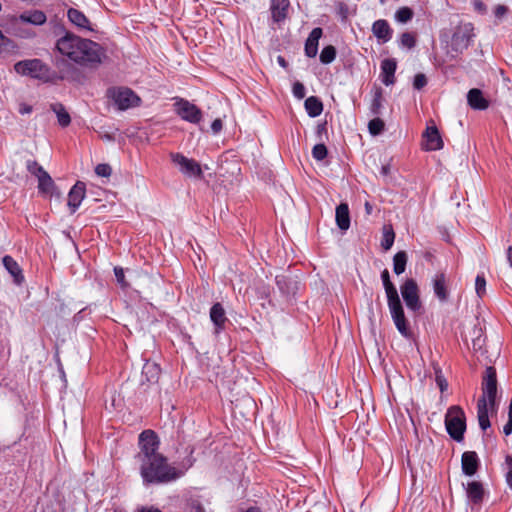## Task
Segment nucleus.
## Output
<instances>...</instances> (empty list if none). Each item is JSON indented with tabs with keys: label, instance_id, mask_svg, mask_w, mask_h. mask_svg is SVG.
<instances>
[{
	"label": "nucleus",
	"instance_id": "nucleus-53",
	"mask_svg": "<svg viewBox=\"0 0 512 512\" xmlns=\"http://www.w3.org/2000/svg\"><path fill=\"white\" fill-rule=\"evenodd\" d=\"M339 14L341 15V17L343 19H346L347 18V14H348V7L345 5V4H340L339 5Z\"/></svg>",
	"mask_w": 512,
	"mask_h": 512
},
{
	"label": "nucleus",
	"instance_id": "nucleus-31",
	"mask_svg": "<svg viewBox=\"0 0 512 512\" xmlns=\"http://www.w3.org/2000/svg\"><path fill=\"white\" fill-rule=\"evenodd\" d=\"M373 97L369 107L370 114L373 116H379L383 108V90L381 87H375L372 91Z\"/></svg>",
	"mask_w": 512,
	"mask_h": 512
},
{
	"label": "nucleus",
	"instance_id": "nucleus-25",
	"mask_svg": "<svg viewBox=\"0 0 512 512\" xmlns=\"http://www.w3.org/2000/svg\"><path fill=\"white\" fill-rule=\"evenodd\" d=\"M2 262L5 269L13 277L14 282L18 285L22 284V282L24 281L22 269L20 268L19 264L14 260V258L10 255H5L2 259Z\"/></svg>",
	"mask_w": 512,
	"mask_h": 512
},
{
	"label": "nucleus",
	"instance_id": "nucleus-2",
	"mask_svg": "<svg viewBox=\"0 0 512 512\" xmlns=\"http://www.w3.org/2000/svg\"><path fill=\"white\" fill-rule=\"evenodd\" d=\"M55 49L65 59L82 67L97 66L105 57L100 44L71 32H65L57 39Z\"/></svg>",
	"mask_w": 512,
	"mask_h": 512
},
{
	"label": "nucleus",
	"instance_id": "nucleus-47",
	"mask_svg": "<svg viewBox=\"0 0 512 512\" xmlns=\"http://www.w3.org/2000/svg\"><path fill=\"white\" fill-rule=\"evenodd\" d=\"M472 6L479 14H485L487 7L482 0H472Z\"/></svg>",
	"mask_w": 512,
	"mask_h": 512
},
{
	"label": "nucleus",
	"instance_id": "nucleus-30",
	"mask_svg": "<svg viewBox=\"0 0 512 512\" xmlns=\"http://www.w3.org/2000/svg\"><path fill=\"white\" fill-rule=\"evenodd\" d=\"M305 110L309 117H318L323 112V103L316 96H310L305 100Z\"/></svg>",
	"mask_w": 512,
	"mask_h": 512
},
{
	"label": "nucleus",
	"instance_id": "nucleus-13",
	"mask_svg": "<svg viewBox=\"0 0 512 512\" xmlns=\"http://www.w3.org/2000/svg\"><path fill=\"white\" fill-rule=\"evenodd\" d=\"M86 195V185L82 181H77L68 193V202L70 213L74 214L80 207Z\"/></svg>",
	"mask_w": 512,
	"mask_h": 512
},
{
	"label": "nucleus",
	"instance_id": "nucleus-23",
	"mask_svg": "<svg viewBox=\"0 0 512 512\" xmlns=\"http://www.w3.org/2000/svg\"><path fill=\"white\" fill-rule=\"evenodd\" d=\"M372 32L381 43H386L392 38L393 30L385 19L376 20L372 24Z\"/></svg>",
	"mask_w": 512,
	"mask_h": 512
},
{
	"label": "nucleus",
	"instance_id": "nucleus-12",
	"mask_svg": "<svg viewBox=\"0 0 512 512\" xmlns=\"http://www.w3.org/2000/svg\"><path fill=\"white\" fill-rule=\"evenodd\" d=\"M176 113L185 121L197 124L202 119L201 110L188 100L179 99L174 104Z\"/></svg>",
	"mask_w": 512,
	"mask_h": 512
},
{
	"label": "nucleus",
	"instance_id": "nucleus-14",
	"mask_svg": "<svg viewBox=\"0 0 512 512\" xmlns=\"http://www.w3.org/2000/svg\"><path fill=\"white\" fill-rule=\"evenodd\" d=\"M210 320L214 325V334L219 335L228 321L225 310L221 303L217 302L210 308Z\"/></svg>",
	"mask_w": 512,
	"mask_h": 512
},
{
	"label": "nucleus",
	"instance_id": "nucleus-35",
	"mask_svg": "<svg viewBox=\"0 0 512 512\" xmlns=\"http://www.w3.org/2000/svg\"><path fill=\"white\" fill-rule=\"evenodd\" d=\"M394 240H395V233H394L392 227L384 226L382 240H381L382 248L386 251L389 250L393 246Z\"/></svg>",
	"mask_w": 512,
	"mask_h": 512
},
{
	"label": "nucleus",
	"instance_id": "nucleus-49",
	"mask_svg": "<svg viewBox=\"0 0 512 512\" xmlns=\"http://www.w3.org/2000/svg\"><path fill=\"white\" fill-rule=\"evenodd\" d=\"M223 127V123L221 119H215L211 124V130L214 134H218Z\"/></svg>",
	"mask_w": 512,
	"mask_h": 512
},
{
	"label": "nucleus",
	"instance_id": "nucleus-22",
	"mask_svg": "<svg viewBox=\"0 0 512 512\" xmlns=\"http://www.w3.org/2000/svg\"><path fill=\"white\" fill-rule=\"evenodd\" d=\"M323 30L320 27L313 28L309 33L305 42V55L309 58H314L318 53L319 39L322 37Z\"/></svg>",
	"mask_w": 512,
	"mask_h": 512
},
{
	"label": "nucleus",
	"instance_id": "nucleus-56",
	"mask_svg": "<svg viewBox=\"0 0 512 512\" xmlns=\"http://www.w3.org/2000/svg\"><path fill=\"white\" fill-rule=\"evenodd\" d=\"M507 255V261L509 262V265L512 266V246H509L506 251Z\"/></svg>",
	"mask_w": 512,
	"mask_h": 512
},
{
	"label": "nucleus",
	"instance_id": "nucleus-19",
	"mask_svg": "<svg viewBox=\"0 0 512 512\" xmlns=\"http://www.w3.org/2000/svg\"><path fill=\"white\" fill-rule=\"evenodd\" d=\"M380 78L384 85L390 86L395 83V72L397 69V62L394 58H386L380 65Z\"/></svg>",
	"mask_w": 512,
	"mask_h": 512
},
{
	"label": "nucleus",
	"instance_id": "nucleus-27",
	"mask_svg": "<svg viewBox=\"0 0 512 512\" xmlns=\"http://www.w3.org/2000/svg\"><path fill=\"white\" fill-rule=\"evenodd\" d=\"M336 224L339 229L346 231L350 227L349 207L346 203H341L336 207Z\"/></svg>",
	"mask_w": 512,
	"mask_h": 512
},
{
	"label": "nucleus",
	"instance_id": "nucleus-3",
	"mask_svg": "<svg viewBox=\"0 0 512 512\" xmlns=\"http://www.w3.org/2000/svg\"><path fill=\"white\" fill-rule=\"evenodd\" d=\"M67 68V70L57 72L39 58L21 60L14 64V71L17 74L48 84H58L64 80H73L74 78L70 75V72H73V68L70 65H67Z\"/></svg>",
	"mask_w": 512,
	"mask_h": 512
},
{
	"label": "nucleus",
	"instance_id": "nucleus-5",
	"mask_svg": "<svg viewBox=\"0 0 512 512\" xmlns=\"http://www.w3.org/2000/svg\"><path fill=\"white\" fill-rule=\"evenodd\" d=\"M474 37V26L472 23L464 22L456 26L451 37L450 50L448 51L451 58L462 54L470 46Z\"/></svg>",
	"mask_w": 512,
	"mask_h": 512
},
{
	"label": "nucleus",
	"instance_id": "nucleus-24",
	"mask_svg": "<svg viewBox=\"0 0 512 512\" xmlns=\"http://www.w3.org/2000/svg\"><path fill=\"white\" fill-rule=\"evenodd\" d=\"M468 105L474 110H485L489 107L488 100L480 89L473 88L467 93Z\"/></svg>",
	"mask_w": 512,
	"mask_h": 512
},
{
	"label": "nucleus",
	"instance_id": "nucleus-44",
	"mask_svg": "<svg viewBox=\"0 0 512 512\" xmlns=\"http://www.w3.org/2000/svg\"><path fill=\"white\" fill-rule=\"evenodd\" d=\"M95 173L101 177H109L112 173V168L109 164L101 163L95 167Z\"/></svg>",
	"mask_w": 512,
	"mask_h": 512
},
{
	"label": "nucleus",
	"instance_id": "nucleus-38",
	"mask_svg": "<svg viewBox=\"0 0 512 512\" xmlns=\"http://www.w3.org/2000/svg\"><path fill=\"white\" fill-rule=\"evenodd\" d=\"M413 17V11L409 7H401L395 13V18L400 23H406Z\"/></svg>",
	"mask_w": 512,
	"mask_h": 512
},
{
	"label": "nucleus",
	"instance_id": "nucleus-40",
	"mask_svg": "<svg viewBox=\"0 0 512 512\" xmlns=\"http://www.w3.org/2000/svg\"><path fill=\"white\" fill-rule=\"evenodd\" d=\"M435 381L441 392H444L448 388V382L445 379L440 367H434Z\"/></svg>",
	"mask_w": 512,
	"mask_h": 512
},
{
	"label": "nucleus",
	"instance_id": "nucleus-60",
	"mask_svg": "<svg viewBox=\"0 0 512 512\" xmlns=\"http://www.w3.org/2000/svg\"><path fill=\"white\" fill-rule=\"evenodd\" d=\"M277 62H278V64H279L280 66H282V67H284V68H285V67H287V62H286V60L284 59V57H282V56H278V58H277Z\"/></svg>",
	"mask_w": 512,
	"mask_h": 512
},
{
	"label": "nucleus",
	"instance_id": "nucleus-54",
	"mask_svg": "<svg viewBox=\"0 0 512 512\" xmlns=\"http://www.w3.org/2000/svg\"><path fill=\"white\" fill-rule=\"evenodd\" d=\"M380 173H381V175H383V176H388V175H389V173H390V166H389L388 164H386V165H382L381 170H380Z\"/></svg>",
	"mask_w": 512,
	"mask_h": 512
},
{
	"label": "nucleus",
	"instance_id": "nucleus-33",
	"mask_svg": "<svg viewBox=\"0 0 512 512\" xmlns=\"http://www.w3.org/2000/svg\"><path fill=\"white\" fill-rule=\"evenodd\" d=\"M51 110L56 114L58 124L65 128L70 125L71 117L62 103L51 104Z\"/></svg>",
	"mask_w": 512,
	"mask_h": 512
},
{
	"label": "nucleus",
	"instance_id": "nucleus-32",
	"mask_svg": "<svg viewBox=\"0 0 512 512\" xmlns=\"http://www.w3.org/2000/svg\"><path fill=\"white\" fill-rule=\"evenodd\" d=\"M69 21L82 29H89V20L85 14L75 8H70L67 12Z\"/></svg>",
	"mask_w": 512,
	"mask_h": 512
},
{
	"label": "nucleus",
	"instance_id": "nucleus-41",
	"mask_svg": "<svg viewBox=\"0 0 512 512\" xmlns=\"http://www.w3.org/2000/svg\"><path fill=\"white\" fill-rule=\"evenodd\" d=\"M475 290L477 295L482 298L486 292V280L483 274H478L475 279Z\"/></svg>",
	"mask_w": 512,
	"mask_h": 512
},
{
	"label": "nucleus",
	"instance_id": "nucleus-50",
	"mask_svg": "<svg viewBox=\"0 0 512 512\" xmlns=\"http://www.w3.org/2000/svg\"><path fill=\"white\" fill-rule=\"evenodd\" d=\"M32 111H33V108H32V106H31V105H29V104L21 103V104L19 105L18 112H19L21 115L30 114Z\"/></svg>",
	"mask_w": 512,
	"mask_h": 512
},
{
	"label": "nucleus",
	"instance_id": "nucleus-51",
	"mask_svg": "<svg viewBox=\"0 0 512 512\" xmlns=\"http://www.w3.org/2000/svg\"><path fill=\"white\" fill-rule=\"evenodd\" d=\"M114 274H115L117 281L122 284L124 282V277H125L123 269L121 267H115Z\"/></svg>",
	"mask_w": 512,
	"mask_h": 512
},
{
	"label": "nucleus",
	"instance_id": "nucleus-20",
	"mask_svg": "<svg viewBox=\"0 0 512 512\" xmlns=\"http://www.w3.org/2000/svg\"><path fill=\"white\" fill-rule=\"evenodd\" d=\"M425 148L428 151H437L443 148V140L436 126H428L423 134Z\"/></svg>",
	"mask_w": 512,
	"mask_h": 512
},
{
	"label": "nucleus",
	"instance_id": "nucleus-21",
	"mask_svg": "<svg viewBox=\"0 0 512 512\" xmlns=\"http://www.w3.org/2000/svg\"><path fill=\"white\" fill-rule=\"evenodd\" d=\"M289 7V0H271L270 11L273 22H283L287 18Z\"/></svg>",
	"mask_w": 512,
	"mask_h": 512
},
{
	"label": "nucleus",
	"instance_id": "nucleus-26",
	"mask_svg": "<svg viewBox=\"0 0 512 512\" xmlns=\"http://www.w3.org/2000/svg\"><path fill=\"white\" fill-rule=\"evenodd\" d=\"M19 19L23 23L40 26L46 22L47 17L41 10H27L19 15Z\"/></svg>",
	"mask_w": 512,
	"mask_h": 512
},
{
	"label": "nucleus",
	"instance_id": "nucleus-57",
	"mask_svg": "<svg viewBox=\"0 0 512 512\" xmlns=\"http://www.w3.org/2000/svg\"><path fill=\"white\" fill-rule=\"evenodd\" d=\"M505 463L508 467V471H512V456L511 455L506 456Z\"/></svg>",
	"mask_w": 512,
	"mask_h": 512
},
{
	"label": "nucleus",
	"instance_id": "nucleus-1",
	"mask_svg": "<svg viewBox=\"0 0 512 512\" xmlns=\"http://www.w3.org/2000/svg\"><path fill=\"white\" fill-rule=\"evenodd\" d=\"M139 452L135 459L145 486L167 484L180 478L181 472L168 463L159 450V438L153 430H144L138 439Z\"/></svg>",
	"mask_w": 512,
	"mask_h": 512
},
{
	"label": "nucleus",
	"instance_id": "nucleus-17",
	"mask_svg": "<svg viewBox=\"0 0 512 512\" xmlns=\"http://www.w3.org/2000/svg\"><path fill=\"white\" fill-rule=\"evenodd\" d=\"M433 292L435 297L445 303L449 298L446 275L443 272L436 273L432 279Z\"/></svg>",
	"mask_w": 512,
	"mask_h": 512
},
{
	"label": "nucleus",
	"instance_id": "nucleus-42",
	"mask_svg": "<svg viewBox=\"0 0 512 512\" xmlns=\"http://www.w3.org/2000/svg\"><path fill=\"white\" fill-rule=\"evenodd\" d=\"M16 48L15 43L10 38L6 37L0 30V54L4 51Z\"/></svg>",
	"mask_w": 512,
	"mask_h": 512
},
{
	"label": "nucleus",
	"instance_id": "nucleus-36",
	"mask_svg": "<svg viewBox=\"0 0 512 512\" xmlns=\"http://www.w3.org/2000/svg\"><path fill=\"white\" fill-rule=\"evenodd\" d=\"M336 49L332 45L325 46L320 53V62L324 65L332 63L336 58Z\"/></svg>",
	"mask_w": 512,
	"mask_h": 512
},
{
	"label": "nucleus",
	"instance_id": "nucleus-58",
	"mask_svg": "<svg viewBox=\"0 0 512 512\" xmlns=\"http://www.w3.org/2000/svg\"><path fill=\"white\" fill-rule=\"evenodd\" d=\"M100 137L106 141H114V136L110 133H103L100 135Z\"/></svg>",
	"mask_w": 512,
	"mask_h": 512
},
{
	"label": "nucleus",
	"instance_id": "nucleus-37",
	"mask_svg": "<svg viewBox=\"0 0 512 512\" xmlns=\"http://www.w3.org/2000/svg\"><path fill=\"white\" fill-rule=\"evenodd\" d=\"M385 123L379 116H375L374 119L370 120L368 123L369 133L373 136L379 135L384 131Z\"/></svg>",
	"mask_w": 512,
	"mask_h": 512
},
{
	"label": "nucleus",
	"instance_id": "nucleus-6",
	"mask_svg": "<svg viewBox=\"0 0 512 512\" xmlns=\"http://www.w3.org/2000/svg\"><path fill=\"white\" fill-rule=\"evenodd\" d=\"M445 427L448 435L456 442L464 440L466 416L464 410L457 405L448 408L445 414Z\"/></svg>",
	"mask_w": 512,
	"mask_h": 512
},
{
	"label": "nucleus",
	"instance_id": "nucleus-39",
	"mask_svg": "<svg viewBox=\"0 0 512 512\" xmlns=\"http://www.w3.org/2000/svg\"><path fill=\"white\" fill-rule=\"evenodd\" d=\"M328 155V150L325 144H316L312 149V156L316 161L324 160Z\"/></svg>",
	"mask_w": 512,
	"mask_h": 512
},
{
	"label": "nucleus",
	"instance_id": "nucleus-59",
	"mask_svg": "<svg viewBox=\"0 0 512 512\" xmlns=\"http://www.w3.org/2000/svg\"><path fill=\"white\" fill-rule=\"evenodd\" d=\"M322 132H326V123L317 126V134L321 135Z\"/></svg>",
	"mask_w": 512,
	"mask_h": 512
},
{
	"label": "nucleus",
	"instance_id": "nucleus-4",
	"mask_svg": "<svg viewBox=\"0 0 512 512\" xmlns=\"http://www.w3.org/2000/svg\"><path fill=\"white\" fill-rule=\"evenodd\" d=\"M381 280L387 296V304L392 320L398 332L406 339H410L412 332L405 318L404 310L395 285L390 280L389 271L384 269L381 272Z\"/></svg>",
	"mask_w": 512,
	"mask_h": 512
},
{
	"label": "nucleus",
	"instance_id": "nucleus-8",
	"mask_svg": "<svg viewBox=\"0 0 512 512\" xmlns=\"http://www.w3.org/2000/svg\"><path fill=\"white\" fill-rule=\"evenodd\" d=\"M497 395V374L493 366H488L485 369L482 378V396L479 399L487 400V404L491 409L496 407Z\"/></svg>",
	"mask_w": 512,
	"mask_h": 512
},
{
	"label": "nucleus",
	"instance_id": "nucleus-10",
	"mask_svg": "<svg viewBox=\"0 0 512 512\" xmlns=\"http://www.w3.org/2000/svg\"><path fill=\"white\" fill-rule=\"evenodd\" d=\"M170 157L171 161L185 177L198 179L203 177L202 168L196 160L188 158L181 153H171Z\"/></svg>",
	"mask_w": 512,
	"mask_h": 512
},
{
	"label": "nucleus",
	"instance_id": "nucleus-64",
	"mask_svg": "<svg viewBox=\"0 0 512 512\" xmlns=\"http://www.w3.org/2000/svg\"><path fill=\"white\" fill-rule=\"evenodd\" d=\"M508 418L512 419V397L508 408Z\"/></svg>",
	"mask_w": 512,
	"mask_h": 512
},
{
	"label": "nucleus",
	"instance_id": "nucleus-46",
	"mask_svg": "<svg viewBox=\"0 0 512 512\" xmlns=\"http://www.w3.org/2000/svg\"><path fill=\"white\" fill-rule=\"evenodd\" d=\"M427 84V78L424 74L418 73L414 77L413 87L416 90H421Z\"/></svg>",
	"mask_w": 512,
	"mask_h": 512
},
{
	"label": "nucleus",
	"instance_id": "nucleus-9",
	"mask_svg": "<svg viewBox=\"0 0 512 512\" xmlns=\"http://www.w3.org/2000/svg\"><path fill=\"white\" fill-rule=\"evenodd\" d=\"M27 171L34 175L38 180V189L40 193L52 194L56 188L55 183L49 173L35 160L26 162Z\"/></svg>",
	"mask_w": 512,
	"mask_h": 512
},
{
	"label": "nucleus",
	"instance_id": "nucleus-48",
	"mask_svg": "<svg viewBox=\"0 0 512 512\" xmlns=\"http://www.w3.org/2000/svg\"><path fill=\"white\" fill-rule=\"evenodd\" d=\"M508 12V8L505 5H497L494 9V15L496 18L501 19L503 16H505Z\"/></svg>",
	"mask_w": 512,
	"mask_h": 512
},
{
	"label": "nucleus",
	"instance_id": "nucleus-28",
	"mask_svg": "<svg viewBox=\"0 0 512 512\" xmlns=\"http://www.w3.org/2000/svg\"><path fill=\"white\" fill-rule=\"evenodd\" d=\"M488 404L487 400L485 399H478L477 402V417H478V423L480 428L485 431L490 426V420H489V411H488Z\"/></svg>",
	"mask_w": 512,
	"mask_h": 512
},
{
	"label": "nucleus",
	"instance_id": "nucleus-45",
	"mask_svg": "<svg viewBox=\"0 0 512 512\" xmlns=\"http://www.w3.org/2000/svg\"><path fill=\"white\" fill-rule=\"evenodd\" d=\"M401 45L404 46V47H407V48H412L415 46V38L414 36L409 33V32H405L401 35Z\"/></svg>",
	"mask_w": 512,
	"mask_h": 512
},
{
	"label": "nucleus",
	"instance_id": "nucleus-62",
	"mask_svg": "<svg viewBox=\"0 0 512 512\" xmlns=\"http://www.w3.org/2000/svg\"><path fill=\"white\" fill-rule=\"evenodd\" d=\"M192 508H193L194 512H204L203 507H202L199 503H198V504L193 505V507H192Z\"/></svg>",
	"mask_w": 512,
	"mask_h": 512
},
{
	"label": "nucleus",
	"instance_id": "nucleus-34",
	"mask_svg": "<svg viewBox=\"0 0 512 512\" xmlns=\"http://www.w3.org/2000/svg\"><path fill=\"white\" fill-rule=\"evenodd\" d=\"M407 260L408 257L405 251H399L394 255L393 271L396 275H400L405 272Z\"/></svg>",
	"mask_w": 512,
	"mask_h": 512
},
{
	"label": "nucleus",
	"instance_id": "nucleus-15",
	"mask_svg": "<svg viewBox=\"0 0 512 512\" xmlns=\"http://www.w3.org/2000/svg\"><path fill=\"white\" fill-rule=\"evenodd\" d=\"M279 291L286 297H294L298 290V281L290 276L281 274L275 277Z\"/></svg>",
	"mask_w": 512,
	"mask_h": 512
},
{
	"label": "nucleus",
	"instance_id": "nucleus-29",
	"mask_svg": "<svg viewBox=\"0 0 512 512\" xmlns=\"http://www.w3.org/2000/svg\"><path fill=\"white\" fill-rule=\"evenodd\" d=\"M161 368L157 363L147 361L142 368V376L149 383H156L159 380Z\"/></svg>",
	"mask_w": 512,
	"mask_h": 512
},
{
	"label": "nucleus",
	"instance_id": "nucleus-52",
	"mask_svg": "<svg viewBox=\"0 0 512 512\" xmlns=\"http://www.w3.org/2000/svg\"><path fill=\"white\" fill-rule=\"evenodd\" d=\"M503 433L506 436H509L510 434H512V418L511 419L508 418L507 423L503 427Z\"/></svg>",
	"mask_w": 512,
	"mask_h": 512
},
{
	"label": "nucleus",
	"instance_id": "nucleus-18",
	"mask_svg": "<svg viewBox=\"0 0 512 512\" xmlns=\"http://www.w3.org/2000/svg\"><path fill=\"white\" fill-rule=\"evenodd\" d=\"M468 502L474 505H480L484 498V487L479 481H470L466 485L463 484Z\"/></svg>",
	"mask_w": 512,
	"mask_h": 512
},
{
	"label": "nucleus",
	"instance_id": "nucleus-55",
	"mask_svg": "<svg viewBox=\"0 0 512 512\" xmlns=\"http://www.w3.org/2000/svg\"><path fill=\"white\" fill-rule=\"evenodd\" d=\"M505 477L508 487L512 490V471H507Z\"/></svg>",
	"mask_w": 512,
	"mask_h": 512
},
{
	"label": "nucleus",
	"instance_id": "nucleus-63",
	"mask_svg": "<svg viewBox=\"0 0 512 512\" xmlns=\"http://www.w3.org/2000/svg\"><path fill=\"white\" fill-rule=\"evenodd\" d=\"M245 512H261V510L258 507H250Z\"/></svg>",
	"mask_w": 512,
	"mask_h": 512
},
{
	"label": "nucleus",
	"instance_id": "nucleus-61",
	"mask_svg": "<svg viewBox=\"0 0 512 512\" xmlns=\"http://www.w3.org/2000/svg\"><path fill=\"white\" fill-rule=\"evenodd\" d=\"M139 512H161L158 508H142Z\"/></svg>",
	"mask_w": 512,
	"mask_h": 512
},
{
	"label": "nucleus",
	"instance_id": "nucleus-11",
	"mask_svg": "<svg viewBox=\"0 0 512 512\" xmlns=\"http://www.w3.org/2000/svg\"><path fill=\"white\" fill-rule=\"evenodd\" d=\"M400 291L407 308L412 312H418L422 304L419 298V288L416 281L412 278L406 279L401 285Z\"/></svg>",
	"mask_w": 512,
	"mask_h": 512
},
{
	"label": "nucleus",
	"instance_id": "nucleus-7",
	"mask_svg": "<svg viewBox=\"0 0 512 512\" xmlns=\"http://www.w3.org/2000/svg\"><path fill=\"white\" fill-rule=\"evenodd\" d=\"M106 95L121 111L136 107L141 101L138 95L127 87H111Z\"/></svg>",
	"mask_w": 512,
	"mask_h": 512
},
{
	"label": "nucleus",
	"instance_id": "nucleus-16",
	"mask_svg": "<svg viewBox=\"0 0 512 512\" xmlns=\"http://www.w3.org/2000/svg\"><path fill=\"white\" fill-rule=\"evenodd\" d=\"M479 465V457L475 451H466L462 454L461 468L464 475L469 477L475 475Z\"/></svg>",
	"mask_w": 512,
	"mask_h": 512
},
{
	"label": "nucleus",
	"instance_id": "nucleus-43",
	"mask_svg": "<svg viewBox=\"0 0 512 512\" xmlns=\"http://www.w3.org/2000/svg\"><path fill=\"white\" fill-rule=\"evenodd\" d=\"M293 96L297 99H303L306 95L305 86L301 82H295L292 87Z\"/></svg>",
	"mask_w": 512,
	"mask_h": 512
}]
</instances>
